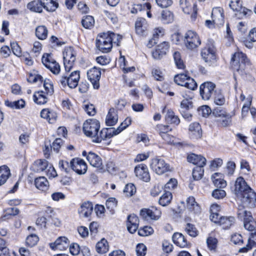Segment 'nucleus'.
Masks as SVG:
<instances>
[{"mask_svg":"<svg viewBox=\"0 0 256 256\" xmlns=\"http://www.w3.org/2000/svg\"><path fill=\"white\" fill-rule=\"evenodd\" d=\"M211 179L214 185L216 187L224 188L226 186V182L222 178L221 173L216 172L212 175Z\"/></svg>","mask_w":256,"mask_h":256,"instance_id":"31","label":"nucleus"},{"mask_svg":"<svg viewBox=\"0 0 256 256\" xmlns=\"http://www.w3.org/2000/svg\"><path fill=\"white\" fill-rule=\"evenodd\" d=\"M69 242L67 238L60 236L54 242L50 243V246L52 250H62L68 247Z\"/></svg>","mask_w":256,"mask_h":256,"instance_id":"20","label":"nucleus"},{"mask_svg":"<svg viewBox=\"0 0 256 256\" xmlns=\"http://www.w3.org/2000/svg\"><path fill=\"white\" fill-rule=\"evenodd\" d=\"M36 188L42 191H46L49 188V183L44 176H40L34 180Z\"/></svg>","mask_w":256,"mask_h":256,"instance_id":"33","label":"nucleus"},{"mask_svg":"<svg viewBox=\"0 0 256 256\" xmlns=\"http://www.w3.org/2000/svg\"><path fill=\"white\" fill-rule=\"evenodd\" d=\"M19 213V210L16 208H7L4 210V214L2 216L4 220L9 219L12 216L17 215Z\"/></svg>","mask_w":256,"mask_h":256,"instance_id":"47","label":"nucleus"},{"mask_svg":"<svg viewBox=\"0 0 256 256\" xmlns=\"http://www.w3.org/2000/svg\"><path fill=\"white\" fill-rule=\"evenodd\" d=\"M138 224L139 220L136 215L132 214L128 216L126 226L130 232L132 234L135 232L138 228Z\"/></svg>","mask_w":256,"mask_h":256,"instance_id":"22","label":"nucleus"},{"mask_svg":"<svg viewBox=\"0 0 256 256\" xmlns=\"http://www.w3.org/2000/svg\"><path fill=\"white\" fill-rule=\"evenodd\" d=\"M212 17L214 24L220 26L224 24V11L220 8H216L212 10Z\"/></svg>","mask_w":256,"mask_h":256,"instance_id":"23","label":"nucleus"},{"mask_svg":"<svg viewBox=\"0 0 256 256\" xmlns=\"http://www.w3.org/2000/svg\"><path fill=\"white\" fill-rule=\"evenodd\" d=\"M230 64L234 70L241 75H244L248 72L250 62L244 54L238 52L233 54L231 58Z\"/></svg>","mask_w":256,"mask_h":256,"instance_id":"3","label":"nucleus"},{"mask_svg":"<svg viewBox=\"0 0 256 256\" xmlns=\"http://www.w3.org/2000/svg\"><path fill=\"white\" fill-rule=\"evenodd\" d=\"M48 30L44 26H40L36 29V36L40 40H45L48 36Z\"/></svg>","mask_w":256,"mask_h":256,"instance_id":"43","label":"nucleus"},{"mask_svg":"<svg viewBox=\"0 0 256 256\" xmlns=\"http://www.w3.org/2000/svg\"><path fill=\"white\" fill-rule=\"evenodd\" d=\"M212 96L214 97V102L216 104L221 106L224 104L225 98L220 90H216Z\"/></svg>","mask_w":256,"mask_h":256,"instance_id":"53","label":"nucleus"},{"mask_svg":"<svg viewBox=\"0 0 256 256\" xmlns=\"http://www.w3.org/2000/svg\"><path fill=\"white\" fill-rule=\"evenodd\" d=\"M136 192V188L132 184H127L124 190V192L126 196H131Z\"/></svg>","mask_w":256,"mask_h":256,"instance_id":"58","label":"nucleus"},{"mask_svg":"<svg viewBox=\"0 0 256 256\" xmlns=\"http://www.w3.org/2000/svg\"><path fill=\"white\" fill-rule=\"evenodd\" d=\"M173 14L168 10H164L162 11L160 16L161 20L165 24H168L173 20Z\"/></svg>","mask_w":256,"mask_h":256,"instance_id":"46","label":"nucleus"},{"mask_svg":"<svg viewBox=\"0 0 256 256\" xmlns=\"http://www.w3.org/2000/svg\"><path fill=\"white\" fill-rule=\"evenodd\" d=\"M255 245H256V230L252 232L246 246L240 248L238 252H246L251 250Z\"/></svg>","mask_w":256,"mask_h":256,"instance_id":"34","label":"nucleus"},{"mask_svg":"<svg viewBox=\"0 0 256 256\" xmlns=\"http://www.w3.org/2000/svg\"><path fill=\"white\" fill-rule=\"evenodd\" d=\"M189 77L186 74H180L174 76V80L178 85L183 86L186 84Z\"/></svg>","mask_w":256,"mask_h":256,"instance_id":"52","label":"nucleus"},{"mask_svg":"<svg viewBox=\"0 0 256 256\" xmlns=\"http://www.w3.org/2000/svg\"><path fill=\"white\" fill-rule=\"evenodd\" d=\"M34 102L38 104H44L48 100V96L42 90L38 91L34 94Z\"/></svg>","mask_w":256,"mask_h":256,"instance_id":"38","label":"nucleus"},{"mask_svg":"<svg viewBox=\"0 0 256 256\" xmlns=\"http://www.w3.org/2000/svg\"><path fill=\"white\" fill-rule=\"evenodd\" d=\"M156 130L158 132L161 136L164 134H166L168 133V132L171 130V129L170 128L169 126L168 125H164L162 124H158L156 126Z\"/></svg>","mask_w":256,"mask_h":256,"instance_id":"59","label":"nucleus"},{"mask_svg":"<svg viewBox=\"0 0 256 256\" xmlns=\"http://www.w3.org/2000/svg\"><path fill=\"white\" fill-rule=\"evenodd\" d=\"M48 167V162L45 160H38L34 162L32 168L36 172H41Z\"/></svg>","mask_w":256,"mask_h":256,"instance_id":"40","label":"nucleus"},{"mask_svg":"<svg viewBox=\"0 0 256 256\" xmlns=\"http://www.w3.org/2000/svg\"><path fill=\"white\" fill-rule=\"evenodd\" d=\"M153 229L150 227L146 226L142 228H140L138 231V234L140 236H146L152 234Z\"/></svg>","mask_w":256,"mask_h":256,"instance_id":"60","label":"nucleus"},{"mask_svg":"<svg viewBox=\"0 0 256 256\" xmlns=\"http://www.w3.org/2000/svg\"><path fill=\"white\" fill-rule=\"evenodd\" d=\"M237 216L238 218L243 220V221L246 220V218H248L249 216L250 217H252L251 212L246 210L245 208L242 205H240L238 206Z\"/></svg>","mask_w":256,"mask_h":256,"instance_id":"41","label":"nucleus"},{"mask_svg":"<svg viewBox=\"0 0 256 256\" xmlns=\"http://www.w3.org/2000/svg\"><path fill=\"white\" fill-rule=\"evenodd\" d=\"M80 78L79 71L75 70L68 76L66 74L62 76L59 80V83L63 87L68 86L70 88H74L77 86Z\"/></svg>","mask_w":256,"mask_h":256,"instance_id":"5","label":"nucleus"},{"mask_svg":"<svg viewBox=\"0 0 256 256\" xmlns=\"http://www.w3.org/2000/svg\"><path fill=\"white\" fill-rule=\"evenodd\" d=\"M131 118H126L125 120L120 124V126L116 129H115L114 128H108L109 129H112L113 130L111 132L112 137L114 136H116L120 134L122 131L128 126H130L131 124Z\"/></svg>","mask_w":256,"mask_h":256,"instance_id":"36","label":"nucleus"},{"mask_svg":"<svg viewBox=\"0 0 256 256\" xmlns=\"http://www.w3.org/2000/svg\"><path fill=\"white\" fill-rule=\"evenodd\" d=\"M152 74L156 80L162 81L164 80L162 72L158 68H156L152 70Z\"/></svg>","mask_w":256,"mask_h":256,"instance_id":"61","label":"nucleus"},{"mask_svg":"<svg viewBox=\"0 0 256 256\" xmlns=\"http://www.w3.org/2000/svg\"><path fill=\"white\" fill-rule=\"evenodd\" d=\"M86 159L92 166L100 170L103 168L102 160L100 156L96 154L89 152L87 155Z\"/></svg>","mask_w":256,"mask_h":256,"instance_id":"26","label":"nucleus"},{"mask_svg":"<svg viewBox=\"0 0 256 256\" xmlns=\"http://www.w3.org/2000/svg\"><path fill=\"white\" fill-rule=\"evenodd\" d=\"M216 91V84L210 82H204L200 86V94L204 100H208L212 98Z\"/></svg>","mask_w":256,"mask_h":256,"instance_id":"9","label":"nucleus"},{"mask_svg":"<svg viewBox=\"0 0 256 256\" xmlns=\"http://www.w3.org/2000/svg\"><path fill=\"white\" fill-rule=\"evenodd\" d=\"M150 166L158 175L172 171L168 164L166 163L164 160L158 158L152 159Z\"/></svg>","mask_w":256,"mask_h":256,"instance_id":"7","label":"nucleus"},{"mask_svg":"<svg viewBox=\"0 0 256 256\" xmlns=\"http://www.w3.org/2000/svg\"><path fill=\"white\" fill-rule=\"evenodd\" d=\"M180 6L186 14H192V20H195L197 14L196 5L190 0H180Z\"/></svg>","mask_w":256,"mask_h":256,"instance_id":"12","label":"nucleus"},{"mask_svg":"<svg viewBox=\"0 0 256 256\" xmlns=\"http://www.w3.org/2000/svg\"><path fill=\"white\" fill-rule=\"evenodd\" d=\"M10 46L14 54L17 56H22V50L18 44L16 42H11Z\"/></svg>","mask_w":256,"mask_h":256,"instance_id":"63","label":"nucleus"},{"mask_svg":"<svg viewBox=\"0 0 256 256\" xmlns=\"http://www.w3.org/2000/svg\"><path fill=\"white\" fill-rule=\"evenodd\" d=\"M172 198V193L170 192H166L160 197L158 203L160 205L166 206L170 204Z\"/></svg>","mask_w":256,"mask_h":256,"instance_id":"42","label":"nucleus"},{"mask_svg":"<svg viewBox=\"0 0 256 256\" xmlns=\"http://www.w3.org/2000/svg\"><path fill=\"white\" fill-rule=\"evenodd\" d=\"M234 220L235 218L234 216H222L220 224L222 226L223 228L227 229L234 224Z\"/></svg>","mask_w":256,"mask_h":256,"instance_id":"45","label":"nucleus"},{"mask_svg":"<svg viewBox=\"0 0 256 256\" xmlns=\"http://www.w3.org/2000/svg\"><path fill=\"white\" fill-rule=\"evenodd\" d=\"M106 208L110 210V212L113 214L114 212V208L117 206V200L114 198H109L106 202Z\"/></svg>","mask_w":256,"mask_h":256,"instance_id":"55","label":"nucleus"},{"mask_svg":"<svg viewBox=\"0 0 256 256\" xmlns=\"http://www.w3.org/2000/svg\"><path fill=\"white\" fill-rule=\"evenodd\" d=\"M88 80L92 82L94 88L98 89L100 87L99 81L101 76V72L100 68L94 67L87 72Z\"/></svg>","mask_w":256,"mask_h":256,"instance_id":"17","label":"nucleus"},{"mask_svg":"<svg viewBox=\"0 0 256 256\" xmlns=\"http://www.w3.org/2000/svg\"><path fill=\"white\" fill-rule=\"evenodd\" d=\"M40 116L46 120L50 124H54L56 122L57 114L49 108H44L41 110Z\"/></svg>","mask_w":256,"mask_h":256,"instance_id":"29","label":"nucleus"},{"mask_svg":"<svg viewBox=\"0 0 256 256\" xmlns=\"http://www.w3.org/2000/svg\"><path fill=\"white\" fill-rule=\"evenodd\" d=\"M136 252L138 256H144L146 254V248L143 244H139L136 247Z\"/></svg>","mask_w":256,"mask_h":256,"instance_id":"64","label":"nucleus"},{"mask_svg":"<svg viewBox=\"0 0 256 256\" xmlns=\"http://www.w3.org/2000/svg\"><path fill=\"white\" fill-rule=\"evenodd\" d=\"M163 113H166L165 119L166 121L170 124L178 125L180 122L178 117L171 110L164 107L162 110Z\"/></svg>","mask_w":256,"mask_h":256,"instance_id":"28","label":"nucleus"},{"mask_svg":"<svg viewBox=\"0 0 256 256\" xmlns=\"http://www.w3.org/2000/svg\"><path fill=\"white\" fill-rule=\"evenodd\" d=\"M173 57L176 67L179 69H184L185 66L180 54L178 52H175L173 54Z\"/></svg>","mask_w":256,"mask_h":256,"instance_id":"49","label":"nucleus"},{"mask_svg":"<svg viewBox=\"0 0 256 256\" xmlns=\"http://www.w3.org/2000/svg\"><path fill=\"white\" fill-rule=\"evenodd\" d=\"M212 195L216 199H222L226 196V192L223 190L216 189L212 192Z\"/></svg>","mask_w":256,"mask_h":256,"instance_id":"62","label":"nucleus"},{"mask_svg":"<svg viewBox=\"0 0 256 256\" xmlns=\"http://www.w3.org/2000/svg\"><path fill=\"white\" fill-rule=\"evenodd\" d=\"M93 208L92 202H84L81 204L78 209V214L82 218H88L92 214Z\"/></svg>","mask_w":256,"mask_h":256,"instance_id":"24","label":"nucleus"},{"mask_svg":"<svg viewBox=\"0 0 256 256\" xmlns=\"http://www.w3.org/2000/svg\"><path fill=\"white\" fill-rule=\"evenodd\" d=\"M43 64L48 68L54 74H58L60 72V66L54 60L49 54H44L42 58Z\"/></svg>","mask_w":256,"mask_h":256,"instance_id":"11","label":"nucleus"},{"mask_svg":"<svg viewBox=\"0 0 256 256\" xmlns=\"http://www.w3.org/2000/svg\"><path fill=\"white\" fill-rule=\"evenodd\" d=\"M134 172L136 176L139 179L146 182L150 180V176L146 164H142L136 166Z\"/></svg>","mask_w":256,"mask_h":256,"instance_id":"19","label":"nucleus"},{"mask_svg":"<svg viewBox=\"0 0 256 256\" xmlns=\"http://www.w3.org/2000/svg\"><path fill=\"white\" fill-rule=\"evenodd\" d=\"M170 45L168 42H164L158 45L155 49L152 52V57L156 60L162 59L166 54Z\"/></svg>","mask_w":256,"mask_h":256,"instance_id":"15","label":"nucleus"},{"mask_svg":"<svg viewBox=\"0 0 256 256\" xmlns=\"http://www.w3.org/2000/svg\"><path fill=\"white\" fill-rule=\"evenodd\" d=\"M172 239L174 244L180 248H184L188 246L186 239L181 233L175 232L172 236Z\"/></svg>","mask_w":256,"mask_h":256,"instance_id":"30","label":"nucleus"},{"mask_svg":"<svg viewBox=\"0 0 256 256\" xmlns=\"http://www.w3.org/2000/svg\"><path fill=\"white\" fill-rule=\"evenodd\" d=\"M201 56L209 66H212L216 62V50L213 47L207 46L202 48L201 51Z\"/></svg>","mask_w":256,"mask_h":256,"instance_id":"13","label":"nucleus"},{"mask_svg":"<svg viewBox=\"0 0 256 256\" xmlns=\"http://www.w3.org/2000/svg\"><path fill=\"white\" fill-rule=\"evenodd\" d=\"M187 208L194 213L198 214L200 212V208L198 204L195 202L193 196H190L186 200Z\"/></svg>","mask_w":256,"mask_h":256,"instance_id":"37","label":"nucleus"},{"mask_svg":"<svg viewBox=\"0 0 256 256\" xmlns=\"http://www.w3.org/2000/svg\"><path fill=\"white\" fill-rule=\"evenodd\" d=\"M160 214L161 212L155 208H143L140 212V216L146 220H157L160 218Z\"/></svg>","mask_w":256,"mask_h":256,"instance_id":"18","label":"nucleus"},{"mask_svg":"<svg viewBox=\"0 0 256 256\" xmlns=\"http://www.w3.org/2000/svg\"><path fill=\"white\" fill-rule=\"evenodd\" d=\"M244 226L245 229L249 231L254 230L256 226V222L254 220L252 216L246 218L244 221Z\"/></svg>","mask_w":256,"mask_h":256,"instance_id":"48","label":"nucleus"},{"mask_svg":"<svg viewBox=\"0 0 256 256\" xmlns=\"http://www.w3.org/2000/svg\"><path fill=\"white\" fill-rule=\"evenodd\" d=\"M63 58L65 70L68 72L72 68L76 60V54L72 48H68L64 49L63 52Z\"/></svg>","mask_w":256,"mask_h":256,"instance_id":"10","label":"nucleus"},{"mask_svg":"<svg viewBox=\"0 0 256 256\" xmlns=\"http://www.w3.org/2000/svg\"><path fill=\"white\" fill-rule=\"evenodd\" d=\"M72 170L78 174H84L87 170V164L85 162L80 158H73L70 162Z\"/></svg>","mask_w":256,"mask_h":256,"instance_id":"14","label":"nucleus"},{"mask_svg":"<svg viewBox=\"0 0 256 256\" xmlns=\"http://www.w3.org/2000/svg\"><path fill=\"white\" fill-rule=\"evenodd\" d=\"M10 175V170L7 166H0V186L6 182Z\"/></svg>","mask_w":256,"mask_h":256,"instance_id":"39","label":"nucleus"},{"mask_svg":"<svg viewBox=\"0 0 256 256\" xmlns=\"http://www.w3.org/2000/svg\"><path fill=\"white\" fill-rule=\"evenodd\" d=\"M185 230L190 236L196 237L198 235V232L192 224H187L185 228Z\"/></svg>","mask_w":256,"mask_h":256,"instance_id":"57","label":"nucleus"},{"mask_svg":"<svg viewBox=\"0 0 256 256\" xmlns=\"http://www.w3.org/2000/svg\"><path fill=\"white\" fill-rule=\"evenodd\" d=\"M96 250L98 253H106L108 250V245L107 240L102 238L96 245Z\"/></svg>","mask_w":256,"mask_h":256,"instance_id":"44","label":"nucleus"},{"mask_svg":"<svg viewBox=\"0 0 256 256\" xmlns=\"http://www.w3.org/2000/svg\"><path fill=\"white\" fill-rule=\"evenodd\" d=\"M204 166H196L192 171V176L194 180H199L201 179L204 175Z\"/></svg>","mask_w":256,"mask_h":256,"instance_id":"51","label":"nucleus"},{"mask_svg":"<svg viewBox=\"0 0 256 256\" xmlns=\"http://www.w3.org/2000/svg\"><path fill=\"white\" fill-rule=\"evenodd\" d=\"M184 44L187 48L194 50L201 44V40L198 35L194 31L190 30L184 34Z\"/></svg>","mask_w":256,"mask_h":256,"instance_id":"6","label":"nucleus"},{"mask_svg":"<svg viewBox=\"0 0 256 256\" xmlns=\"http://www.w3.org/2000/svg\"><path fill=\"white\" fill-rule=\"evenodd\" d=\"M190 136L192 139H199L202 136V130L198 122H194L189 126Z\"/></svg>","mask_w":256,"mask_h":256,"instance_id":"27","label":"nucleus"},{"mask_svg":"<svg viewBox=\"0 0 256 256\" xmlns=\"http://www.w3.org/2000/svg\"><path fill=\"white\" fill-rule=\"evenodd\" d=\"M27 8L34 12L41 13L42 12L44 7L40 1L32 0L27 4Z\"/></svg>","mask_w":256,"mask_h":256,"instance_id":"35","label":"nucleus"},{"mask_svg":"<svg viewBox=\"0 0 256 256\" xmlns=\"http://www.w3.org/2000/svg\"><path fill=\"white\" fill-rule=\"evenodd\" d=\"M187 160L190 163L197 165L198 166H204L206 164V158L201 155H198L194 153L190 154L187 156Z\"/></svg>","mask_w":256,"mask_h":256,"instance_id":"25","label":"nucleus"},{"mask_svg":"<svg viewBox=\"0 0 256 256\" xmlns=\"http://www.w3.org/2000/svg\"><path fill=\"white\" fill-rule=\"evenodd\" d=\"M212 114L217 118L216 122L223 126L226 127L230 126L232 122V116L224 110L220 108H216L213 110Z\"/></svg>","mask_w":256,"mask_h":256,"instance_id":"8","label":"nucleus"},{"mask_svg":"<svg viewBox=\"0 0 256 256\" xmlns=\"http://www.w3.org/2000/svg\"><path fill=\"white\" fill-rule=\"evenodd\" d=\"M83 132L84 134L92 139L94 142L100 143L102 140L112 137V129L102 128L100 130V123L96 119H89L83 124Z\"/></svg>","mask_w":256,"mask_h":256,"instance_id":"1","label":"nucleus"},{"mask_svg":"<svg viewBox=\"0 0 256 256\" xmlns=\"http://www.w3.org/2000/svg\"><path fill=\"white\" fill-rule=\"evenodd\" d=\"M82 24L86 28H90L94 25V20L92 16H86L82 20Z\"/></svg>","mask_w":256,"mask_h":256,"instance_id":"50","label":"nucleus"},{"mask_svg":"<svg viewBox=\"0 0 256 256\" xmlns=\"http://www.w3.org/2000/svg\"><path fill=\"white\" fill-rule=\"evenodd\" d=\"M118 117L116 110L114 108L109 110L106 116V122L107 126H114L118 122Z\"/></svg>","mask_w":256,"mask_h":256,"instance_id":"32","label":"nucleus"},{"mask_svg":"<svg viewBox=\"0 0 256 256\" xmlns=\"http://www.w3.org/2000/svg\"><path fill=\"white\" fill-rule=\"evenodd\" d=\"M116 38H120L118 36L112 32L98 34L96 40L97 48L103 52H108L112 47V40Z\"/></svg>","mask_w":256,"mask_h":256,"instance_id":"4","label":"nucleus"},{"mask_svg":"<svg viewBox=\"0 0 256 256\" xmlns=\"http://www.w3.org/2000/svg\"><path fill=\"white\" fill-rule=\"evenodd\" d=\"M230 6L234 11L238 13L236 14V15L240 18L248 14V13L252 12L250 10L242 6L240 0H232L230 4Z\"/></svg>","mask_w":256,"mask_h":256,"instance_id":"16","label":"nucleus"},{"mask_svg":"<svg viewBox=\"0 0 256 256\" xmlns=\"http://www.w3.org/2000/svg\"><path fill=\"white\" fill-rule=\"evenodd\" d=\"M38 240V237L36 234H32L27 236L26 243L28 246L32 247L37 244Z\"/></svg>","mask_w":256,"mask_h":256,"instance_id":"54","label":"nucleus"},{"mask_svg":"<svg viewBox=\"0 0 256 256\" xmlns=\"http://www.w3.org/2000/svg\"><path fill=\"white\" fill-rule=\"evenodd\" d=\"M136 32L140 36L146 35L148 30V24L145 18H138L135 23Z\"/></svg>","mask_w":256,"mask_h":256,"instance_id":"21","label":"nucleus"},{"mask_svg":"<svg viewBox=\"0 0 256 256\" xmlns=\"http://www.w3.org/2000/svg\"><path fill=\"white\" fill-rule=\"evenodd\" d=\"M232 191L247 206L253 208L256 206V193L242 177L240 176L236 178L234 188H232Z\"/></svg>","mask_w":256,"mask_h":256,"instance_id":"2","label":"nucleus"},{"mask_svg":"<svg viewBox=\"0 0 256 256\" xmlns=\"http://www.w3.org/2000/svg\"><path fill=\"white\" fill-rule=\"evenodd\" d=\"M45 94L47 96H52L54 92L53 84L49 80H45L44 82Z\"/></svg>","mask_w":256,"mask_h":256,"instance_id":"56","label":"nucleus"}]
</instances>
